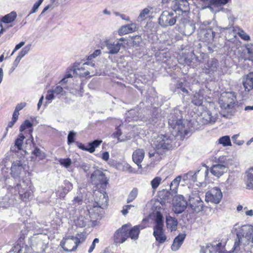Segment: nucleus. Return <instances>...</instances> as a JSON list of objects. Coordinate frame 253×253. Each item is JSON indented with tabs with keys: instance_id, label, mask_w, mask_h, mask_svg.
<instances>
[{
	"instance_id": "f257e3e1",
	"label": "nucleus",
	"mask_w": 253,
	"mask_h": 253,
	"mask_svg": "<svg viewBox=\"0 0 253 253\" xmlns=\"http://www.w3.org/2000/svg\"><path fill=\"white\" fill-rule=\"evenodd\" d=\"M168 123L173 136L182 137L188 134L189 127L186 126V122L182 120L181 111L174 109L168 117Z\"/></svg>"
},
{
	"instance_id": "f03ea898",
	"label": "nucleus",
	"mask_w": 253,
	"mask_h": 253,
	"mask_svg": "<svg viewBox=\"0 0 253 253\" xmlns=\"http://www.w3.org/2000/svg\"><path fill=\"white\" fill-rule=\"evenodd\" d=\"M237 103L236 96L234 92L222 93L218 100L222 116L226 117L232 116L235 112V107L237 105Z\"/></svg>"
},
{
	"instance_id": "7ed1b4c3",
	"label": "nucleus",
	"mask_w": 253,
	"mask_h": 253,
	"mask_svg": "<svg viewBox=\"0 0 253 253\" xmlns=\"http://www.w3.org/2000/svg\"><path fill=\"white\" fill-rule=\"evenodd\" d=\"M232 232L236 234L237 238V240L235 241L233 248L232 252L239 253L241 250L240 246L243 242V239L244 238H251L252 232H253V226L249 224L240 226L238 224H236L234 225Z\"/></svg>"
},
{
	"instance_id": "20e7f679",
	"label": "nucleus",
	"mask_w": 253,
	"mask_h": 253,
	"mask_svg": "<svg viewBox=\"0 0 253 253\" xmlns=\"http://www.w3.org/2000/svg\"><path fill=\"white\" fill-rule=\"evenodd\" d=\"M12 189L17 191L19 195V198L22 201L27 202L32 198L34 187L29 179H26L20 181Z\"/></svg>"
},
{
	"instance_id": "39448f33",
	"label": "nucleus",
	"mask_w": 253,
	"mask_h": 253,
	"mask_svg": "<svg viewBox=\"0 0 253 253\" xmlns=\"http://www.w3.org/2000/svg\"><path fill=\"white\" fill-rule=\"evenodd\" d=\"M217 164L213 165L211 168V173L217 177H219L226 172L229 166L233 165L232 159L225 156H221L215 158Z\"/></svg>"
},
{
	"instance_id": "423d86ee",
	"label": "nucleus",
	"mask_w": 253,
	"mask_h": 253,
	"mask_svg": "<svg viewBox=\"0 0 253 253\" xmlns=\"http://www.w3.org/2000/svg\"><path fill=\"white\" fill-rule=\"evenodd\" d=\"M173 137V136L171 137L167 134L158 135L153 138L151 145L160 153L167 152L172 147Z\"/></svg>"
},
{
	"instance_id": "0eeeda50",
	"label": "nucleus",
	"mask_w": 253,
	"mask_h": 253,
	"mask_svg": "<svg viewBox=\"0 0 253 253\" xmlns=\"http://www.w3.org/2000/svg\"><path fill=\"white\" fill-rule=\"evenodd\" d=\"M163 227V216L160 212H157L155 220V225L153 227V234L156 240L159 244L164 243L167 240V236L165 234Z\"/></svg>"
},
{
	"instance_id": "6e6552de",
	"label": "nucleus",
	"mask_w": 253,
	"mask_h": 253,
	"mask_svg": "<svg viewBox=\"0 0 253 253\" xmlns=\"http://www.w3.org/2000/svg\"><path fill=\"white\" fill-rule=\"evenodd\" d=\"M200 24V30L198 33L199 40L208 44L212 43L214 39V33L211 29H207V26L210 24L209 21H205Z\"/></svg>"
},
{
	"instance_id": "1a4fd4ad",
	"label": "nucleus",
	"mask_w": 253,
	"mask_h": 253,
	"mask_svg": "<svg viewBox=\"0 0 253 253\" xmlns=\"http://www.w3.org/2000/svg\"><path fill=\"white\" fill-rule=\"evenodd\" d=\"M176 14L172 10L171 11H164L161 14L158 21L159 24L162 27L172 26L176 22Z\"/></svg>"
},
{
	"instance_id": "9d476101",
	"label": "nucleus",
	"mask_w": 253,
	"mask_h": 253,
	"mask_svg": "<svg viewBox=\"0 0 253 253\" xmlns=\"http://www.w3.org/2000/svg\"><path fill=\"white\" fill-rule=\"evenodd\" d=\"M92 183L95 185L97 187L100 186L102 188H104L107 184V180L103 172L99 169L94 171L90 176Z\"/></svg>"
},
{
	"instance_id": "9b49d317",
	"label": "nucleus",
	"mask_w": 253,
	"mask_h": 253,
	"mask_svg": "<svg viewBox=\"0 0 253 253\" xmlns=\"http://www.w3.org/2000/svg\"><path fill=\"white\" fill-rule=\"evenodd\" d=\"M127 224L123 225L115 232L113 240L115 244H121L124 243L128 238Z\"/></svg>"
},
{
	"instance_id": "f8f14e48",
	"label": "nucleus",
	"mask_w": 253,
	"mask_h": 253,
	"mask_svg": "<svg viewBox=\"0 0 253 253\" xmlns=\"http://www.w3.org/2000/svg\"><path fill=\"white\" fill-rule=\"evenodd\" d=\"M80 243V239L74 236H70L62 240L60 246L66 252H71L75 251Z\"/></svg>"
},
{
	"instance_id": "ddd939ff",
	"label": "nucleus",
	"mask_w": 253,
	"mask_h": 253,
	"mask_svg": "<svg viewBox=\"0 0 253 253\" xmlns=\"http://www.w3.org/2000/svg\"><path fill=\"white\" fill-rule=\"evenodd\" d=\"M222 198V193L219 188L215 187L206 193V201L214 204L220 203Z\"/></svg>"
},
{
	"instance_id": "4468645a",
	"label": "nucleus",
	"mask_w": 253,
	"mask_h": 253,
	"mask_svg": "<svg viewBox=\"0 0 253 253\" xmlns=\"http://www.w3.org/2000/svg\"><path fill=\"white\" fill-rule=\"evenodd\" d=\"M209 174V170L207 168H206L204 169H200L197 171L196 172L189 171L186 174H184L182 176V179L184 181L190 180L193 182L197 181L198 178L200 177H205V179H206Z\"/></svg>"
},
{
	"instance_id": "2eb2a0df",
	"label": "nucleus",
	"mask_w": 253,
	"mask_h": 253,
	"mask_svg": "<svg viewBox=\"0 0 253 253\" xmlns=\"http://www.w3.org/2000/svg\"><path fill=\"white\" fill-rule=\"evenodd\" d=\"M103 46L106 47L107 51L106 53L109 54H117L121 46L123 45L122 43L119 42H113L109 39H106L103 42Z\"/></svg>"
},
{
	"instance_id": "dca6fc26",
	"label": "nucleus",
	"mask_w": 253,
	"mask_h": 253,
	"mask_svg": "<svg viewBox=\"0 0 253 253\" xmlns=\"http://www.w3.org/2000/svg\"><path fill=\"white\" fill-rule=\"evenodd\" d=\"M187 203L182 195L176 196L173 203V210L174 212L180 213L182 212L186 209Z\"/></svg>"
},
{
	"instance_id": "f3484780",
	"label": "nucleus",
	"mask_w": 253,
	"mask_h": 253,
	"mask_svg": "<svg viewBox=\"0 0 253 253\" xmlns=\"http://www.w3.org/2000/svg\"><path fill=\"white\" fill-rule=\"evenodd\" d=\"M189 206L196 212L201 211L203 208V202L198 195L190 196L189 199Z\"/></svg>"
},
{
	"instance_id": "a211bd4d",
	"label": "nucleus",
	"mask_w": 253,
	"mask_h": 253,
	"mask_svg": "<svg viewBox=\"0 0 253 253\" xmlns=\"http://www.w3.org/2000/svg\"><path fill=\"white\" fill-rule=\"evenodd\" d=\"M172 10L176 14V12L186 13L189 10V4L187 0H176L173 1Z\"/></svg>"
},
{
	"instance_id": "6ab92c4d",
	"label": "nucleus",
	"mask_w": 253,
	"mask_h": 253,
	"mask_svg": "<svg viewBox=\"0 0 253 253\" xmlns=\"http://www.w3.org/2000/svg\"><path fill=\"white\" fill-rule=\"evenodd\" d=\"M202 252L204 253H231L230 252H227L223 250V247L220 243L215 245L208 244L205 248H202Z\"/></svg>"
},
{
	"instance_id": "aec40b11",
	"label": "nucleus",
	"mask_w": 253,
	"mask_h": 253,
	"mask_svg": "<svg viewBox=\"0 0 253 253\" xmlns=\"http://www.w3.org/2000/svg\"><path fill=\"white\" fill-rule=\"evenodd\" d=\"M98 199H96V205L93 207L94 209L96 208H100L103 209L107 206L108 197L106 193H102L98 191L95 194Z\"/></svg>"
},
{
	"instance_id": "412c9836",
	"label": "nucleus",
	"mask_w": 253,
	"mask_h": 253,
	"mask_svg": "<svg viewBox=\"0 0 253 253\" xmlns=\"http://www.w3.org/2000/svg\"><path fill=\"white\" fill-rule=\"evenodd\" d=\"M218 67V60L215 58H211L205 65L203 69L207 74H211L217 71Z\"/></svg>"
},
{
	"instance_id": "4be33fe9",
	"label": "nucleus",
	"mask_w": 253,
	"mask_h": 253,
	"mask_svg": "<svg viewBox=\"0 0 253 253\" xmlns=\"http://www.w3.org/2000/svg\"><path fill=\"white\" fill-rule=\"evenodd\" d=\"M145 152L142 149H137L132 154V160L135 163L138 168H141V163L144 159Z\"/></svg>"
},
{
	"instance_id": "5701e85b",
	"label": "nucleus",
	"mask_w": 253,
	"mask_h": 253,
	"mask_svg": "<svg viewBox=\"0 0 253 253\" xmlns=\"http://www.w3.org/2000/svg\"><path fill=\"white\" fill-rule=\"evenodd\" d=\"M86 70L84 67H80V63L76 62L74 63L73 66L71 67V70L73 71L74 75L80 76H86L90 74V72L86 70L84 72H82V71H85Z\"/></svg>"
},
{
	"instance_id": "b1692460",
	"label": "nucleus",
	"mask_w": 253,
	"mask_h": 253,
	"mask_svg": "<svg viewBox=\"0 0 253 253\" xmlns=\"http://www.w3.org/2000/svg\"><path fill=\"white\" fill-rule=\"evenodd\" d=\"M243 84L245 90L249 92L253 89V72H251L243 78Z\"/></svg>"
},
{
	"instance_id": "393cba45",
	"label": "nucleus",
	"mask_w": 253,
	"mask_h": 253,
	"mask_svg": "<svg viewBox=\"0 0 253 253\" xmlns=\"http://www.w3.org/2000/svg\"><path fill=\"white\" fill-rule=\"evenodd\" d=\"M138 28L135 23L126 25L122 26L118 30V34L120 36L127 34L137 31Z\"/></svg>"
},
{
	"instance_id": "a878e982",
	"label": "nucleus",
	"mask_w": 253,
	"mask_h": 253,
	"mask_svg": "<svg viewBox=\"0 0 253 253\" xmlns=\"http://www.w3.org/2000/svg\"><path fill=\"white\" fill-rule=\"evenodd\" d=\"M32 247L33 250L37 253H45V249L47 247V244L44 243L41 239H37L33 242Z\"/></svg>"
},
{
	"instance_id": "bb28decb",
	"label": "nucleus",
	"mask_w": 253,
	"mask_h": 253,
	"mask_svg": "<svg viewBox=\"0 0 253 253\" xmlns=\"http://www.w3.org/2000/svg\"><path fill=\"white\" fill-rule=\"evenodd\" d=\"M127 224L128 225V237H130L132 240H136L138 238L140 229H143L142 226L140 225H136L130 228V224Z\"/></svg>"
},
{
	"instance_id": "cd10ccee",
	"label": "nucleus",
	"mask_w": 253,
	"mask_h": 253,
	"mask_svg": "<svg viewBox=\"0 0 253 253\" xmlns=\"http://www.w3.org/2000/svg\"><path fill=\"white\" fill-rule=\"evenodd\" d=\"M22 170L23 167L20 161L13 162L11 168V174L12 176L14 179L19 177Z\"/></svg>"
},
{
	"instance_id": "c85d7f7f",
	"label": "nucleus",
	"mask_w": 253,
	"mask_h": 253,
	"mask_svg": "<svg viewBox=\"0 0 253 253\" xmlns=\"http://www.w3.org/2000/svg\"><path fill=\"white\" fill-rule=\"evenodd\" d=\"M31 248L28 246L22 244H17L14 246L8 253L14 252L17 253H32Z\"/></svg>"
},
{
	"instance_id": "c756f323",
	"label": "nucleus",
	"mask_w": 253,
	"mask_h": 253,
	"mask_svg": "<svg viewBox=\"0 0 253 253\" xmlns=\"http://www.w3.org/2000/svg\"><path fill=\"white\" fill-rule=\"evenodd\" d=\"M185 237L186 234L185 233L179 234L177 236H176L174 238L171 245V250L173 251H177L183 244Z\"/></svg>"
},
{
	"instance_id": "7c9ffc66",
	"label": "nucleus",
	"mask_w": 253,
	"mask_h": 253,
	"mask_svg": "<svg viewBox=\"0 0 253 253\" xmlns=\"http://www.w3.org/2000/svg\"><path fill=\"white\" fill-rule=\"evenodd\" d=\"M245 182L247 189L253 190V168H250L246 171Z\"/></svg>"
},
{
	"instance_id": "2f4dec72",
	"label": "nucleus",
	"mask_w": 253,
	"mask_h": 253,
	"mask_svg": "<svg viewBox=\"0 0 253 253\" xmlns=\"http://www.w3.org/2000/svg\"><path fill=\"white\" fill-rule=\"evenodd\" d=\"M202 122L204 124L213 123L215 122L217 117L215 116H212L211 113L209 111H205L202 114Z\"/></svg>"
},
{
	"instance_id": "473e14b6",
	"label": "nucleus",
	"mask_w": 253,
	"mask_h": 253,
	"mask_svg": "<svg viewBox=\"0 0 253 253\" xmlns=\"http://www.w3.org/2000/svg\"><path fill=\"white\" fill-rule=\"evenodd\" d=\"M166 152L160 153L157 149L150 151L148 153L149 157L153 161H160Z\"/></svg>"
},
{
	"instance_id": "72a5a7b5",
	"label": "nucleus",
	"mask_w": 253,
	"mask_h": 253,
	"mask_svg": "<svg viewBox=\"0 0 253 253\" xmlns=\"http://www.w3.org/2000/svg\"><path fill=\"white\" fill-rule=\"evenodd\" d=\"M166 224L167 227L171 231L175 230L177 225V220L170 215H168L166 217Z\"/></svg>"
},
{
	"instance_id": "f704fd0d",
	"label": "nucleus",
	"mask_w": 253,
	"mask_h": 253,
	"mask_svg": "<svg viewBox=\"0 0 253 253\" xmlns=\"http://www.w3.org/2000/svg\"><path fill=\"white\" fill-rule=\"evenodd\" d=\"M203 91L199 90L198 92H196L194 95L192 102L196 106H200L203 103Z\"/></svg>"
},
{
	"instance_id": "c9c22d12",
	"label": "nucleus",
	"mask_w": 253,
	"mask_h": 253,
	"mask_svg": "<svg viewBox=\"0 0 253 253\" xmlns=\"http://www.w3.org/2000/svg\"><path fill=\"white\" fill-rule=\"evenodd\" d=\"M182 179L181 175L177 176L172 180L170 185V189L174 194L177 193V189L181 180Z\"/></svg>"
},
{
	"instance_id": "e433bc0d",
	"label": "nucleus",
	"mask_w": 253,
	"mask_h": 253,
	"mask_svg": "<svg viewBox=\"0 0 253 253\" xmlns=\"http://www.w3.org/2000/svg\"><path fill=\"white\" fill-rule=\"evenodd\" d=\"M16 17V12L15 11H12L4 16L1 19V21L4 23H10L13 22Z\"/></svg>"
},
{
	"instance_id": "4c0bfd02",
	"label": "nucleus",
	"mask_w": 253,
	"mask_h": 253,
	"mask_svg": "<svg viewBox=\"0 0 253 253\" xmlns=\"http://www.w3.org/2000/svg\"><path fill=\"white\" fill-rule=\"evenodd\" d=\"M83 203V198L82 196H78L75 197L72 201L70 205L71 207L77 210L80 208V206L82 205Z\"/></svg>"
},
{
	"instance_id": "58836bf2",
	"label": "nucleus",
	"mask_w": 253,
	"mask_h": 253,
	"mask_svg": "<svg viewBox=\"0 0 253 253\" xmlns=\"http://www.w3.org/2000/svg\"><path fill=\"white\" fill-rule=\"evenodd\" d=\"M235 185V176L233 175H229L227 179L224 183L225 188L227 190L231 189Z\"/></svg>"
},
{
	"instance_id": "ea45409f",
	"label": "nucleus",
	"mask_w": 253,
	"mask_h": 253,
	"mask_svg": "<svg viewBox=\"0 0 253 253\" xmlns=\"http://www.w3.org/2000/svg\"><path fill=\"white\" fill-rule=\"evenodd\" d=\"M218 143L221 144L224 147L231 146V140L228 135L220 137L218 140Z\"/></svg>"
},
{
	"instance_id": "a19ab883",
	"label": "nucleus",
	"mask_w": 253,
	"mask_h": 253,
	"mask_svg": "<svg viewBox=\"0 0 253 253\" xmlns=\"http://www.w3.org/2000/svg\"><path fill=\"white\" fill-rule=\"evenodd\" d=\"M102 141L100 140H95L94 141L88 143V152L90 153H93L95 151L96 148L98 147Z\"/></svg>"
},
{
	"instance_id": "79ce46f5",
	"label": "nucleus",
	"mask_w": 253,
	"mask_h": 253,
	"mask_svg": "<svg viewBox=\"0 0 253 253\" xmlns=\"http://www.w3.org/2000/svg\"><path fill=\"white\" fill-rule=\"evenodd\" d=\"M150 10L148 8H145L140 11L138 17V21H142L146 19L149 16Z\"/></svg>"
},
{
	"instance_id": "37998d69",
	"label": "nucleus",
	"mask_w": 253,
	"mask_h": 253,
	"mask_svg": "<svg viewBox=\"0 0 253 253\" xmlns=\"http://www.w3.org/2000/svg\"><path fill=\"white\" fill-rule=\"evenodd\" d=\"M32 154L38 157L40 160H43L46 157L45 153L37 147L33 151Z\"/></svg>"
},
{
	"instance_id": "c03bdc74",
	"label": "nucleus",
	"mask_w": 253,
	"mask_h": 253,
	"mask_svg": "<svg viewBox=\"0 0 253 253\" xmlns=\"http://www.w3.org/2000/svg\"><path fill=\"white\" fill-rule=\"evenodd\" d=\"M138 195V190L136 188H134L131 192L129 193L127 199V203H130L132 202L137 197Z\"/></svg>"
},
{
	"instance_id": "a18cd8bd",
	"label": "nucleus",
	"mask_w": 253,
	"mask_h": 253,
	"mask_svg": "<svg viewBox=\"0 0 253 253\" xmlns=\"http://www.w3.org/2000/svg\"><path fill=\"white\" fill-rule=\"evenodd\" d=\"M58 162L60 165L66 169L69 168L72 163L70 158H61L59 159Z\"/></svg>"
},
{
	"instance_id": "49530a36",
	"label": "nucleus",
	"mask_w": 253,
	"mask_h": 253,
	"mask_svg": "<svg viewBox=\"0 0 253 253\" xmlns=\"http://www.w3.org/2000/svg\"><path fill=\"white\" fill-rule=\"evenodd\" d=\"M25 136L22 133H20L18 137L16 139L15 142V145L17 147L18 150L22 149V146Z\"/></svg>"
},
{
	"instance_id": "de8ad7c7",
	"label": "nucleus",
	"mask_w": 253,
	"mask_h": 253,
	"mask_svg": "<svg viewBox=\"0 0 253 253\" xmlns=\"http://www.w3.org/2000/svg\"><path fill=\"white\" fill-rule=\"evenodd\" d=\"M162 178L159 176L155 177L151 181V185L153 190H156L162 182Z\"/></svg>"
},
{
	"instance_id": "09e8293b",
	"label": "nucleus",
	"mask_w": 253,
	"mask_h": 253,
	"mask_svg": "<svg viewBox=\"0 0 253 253\" xmlns=\"http://www.w3.org/2000/svg\"><path fill=\"white\" fill-rule=\"evenodd\" d=\"M195 27L193 24L190 23H186L185 25V34L187 35H190L194 32Z\"/></svg>"
},
{
	"instance_id": "8fccbe9b",
	"label": "nucleus",
	"mask_w": 253,
	"mask_h": 253,
	"mask_svg": "<svg viewBox=\"0 0 253 253\" xmlns=\"http://www.w3.org/2000/svg\"><path fill=\"white\" fill-rule=\"evenodd\" d=\"M67 194V193L65 191L63 187H59L56 192V197L61 199H63Z\"/></svg>"
},
{
	"instance_id": "3c124183",
	"label": "nucleus",
	"mask_w": 253,
	"mask_h": 253,
	"mask_svg": "<svg viewBox=\"0 0 253 253\" xmlns=\"http://www.w3.org/2000/svg\"><path fill=\"white\" fill-rule=\"evenodd\" d=\"M31 46V44H28V45H26L19 52L18 56L22 58L23 57H24L26 54H27L29 52V51L30 50Z\"/></svg>"
},
{
	"instance_id": "603ef678",
	"label": "nucleus",
	"mask_w": 253,
	"mask_h": 253,
	"mask_svg": "<svg viewBox=\"0 0 253 253\" xmlns=\"http://www.w3.org/2000/svg\"><path fill=\"white\" fill-rule=\"evenodd\" d=\"M33 124L30 122V121L27 120H25L24 123L21 125L20 127V131L21 132L24 131L26 128L31 127Z\"/></svg>"
},
{
	"instance_id": "864d4df0",
	"label": "nucleus",
	"mask_w": 253,
	"mask_h": 253,
	"mask_svg": "<svg viewBox=\"0 0 253 253\" xmlns=\"http://www.w3.org/2000/svg\"><path fill=\"white\" fill-rule=\"evenodd\" d=\"M43 0H39L37 2H36L33 5L32 8L31 9L29 15L35 13L38 9L40 5L42 3Z\"/></svg>"
},
{
	"instance_id": "5fc2aeb1",
	"label": "nucleus",
	"mask_w": 253,
	"mask_h": 253,
	"mask_svg": "<svg viewBox=\"0 0 253 253\" xmlns=\"http://www.w3.org/2000/svg\"><path fill=\"white\" fill-rule=\"evenodd\" d=\"M132 42L133 45L139 46L142 42V38L140 36H136L132 38Z\"/></svg>"
},
{
	"instance_id": "6e6d98bb",
	"label": "nucleus",
	"mask_w": 253,
	"mask_h": 253,
	"mask_svg": "<svg viewBox=\"0 0 253 253\" xmlns=\"http://www.w3.org/2000/svg\"><path fill=\"white\" fill-rule=\"evenodd\" d=\"M239 136V134H238L234 135L232 137V141L234 143H235L238 145L241 146V145H242L244 143V141L242 140H238V138Z\"/></svg>"
},
{
	"instance_id": "4d7b16f0",
	"label": "nucleus",
	"mask_w": 253,
	"mask_h": 253,
	"mask_svg": "<svg viewBox=\"0 0 253 253\" xmlns=\"http://www.w3.org/2000/svg\"><path fill=\"white\" fill-rule=\"evenodd\" d=\"M238 34L242 39L245 41H249L250 40V36L242 30L240 29Z\"/></svg>"
},
{
	"instance_id": "13d9d810",
	"label": "nucleus",
	"mask_w": 253,
	"mask_h": 253,
	"mask_svg": "<svg viewBox=\"0 0 253 253\" xmlns=\"http://www.w3.org/2000/svg\"><path fill=\"white\" fill-rule=\"evenodd\" d=\"M122 170L128 172H133V168L127 163H124L122 164Z\"/></svg>"
},
{
	"instance_id": "bf43d9fd",
	"label": "nucleus",
	"mask_w": 253,
	"mask_h": 253,
	"mask_svg": "<svg viewBox=\"0 0 253 253\" xmlns=\"http://www.w3.org/2000/svg\"><path fill=\"white\" fill-rule=\"evenodd\" d=\"M76 133L74 131H70L68 135V144H70L74 142V137Z\"/></svg>"
},
{
	"instance_id": "052dcab7",
	"label": "nucleus",
	"mask_w": 253,
	"mask_h": 253,
	"mask_svg": "<svg viewBox=\"0 0 253 253\" xmlns=\"http://www.w3.org/2000/svg\"><path fill=\"white\" fill-rule=\"evenodd\" d=\"M54 93L51 90H49L47 91V93L45 97V99L49 101L48 103H50V102L54 98Z\"/></svg>"
},
{
	"instance_id": "680f3d73",
	"label": "nucleus",
	"mask_w": 253,
	"mask_h": 253,
	"mask_svg": "<svg viewBox=\"0 0 253 253\" xmlns=\"http://www.w3.org/2000/svg\"><path fill=\"white\" fill-rule=\"evenodd\" d=\"M101 53V50L99 49L95 50L92 54L89 55L87 57L88 60H91L92 59L95 58Z\"/></svg>"
},
{
	"instance_id": "e2e57ef3",
	"label": "nucleus",
	"mask_w": 253,
	"mask_h": 253,
	"mask_svg": "<svg viewBox=\"0 0 253 253\" xmlns=\"http://www.w3.org/2000/svg\"><path fill=\"white\" fill-rule=\"evenodd\" d=\"M64 185L65 186L63 187V188L65 189V191L68 193L73 188L72 184L69 181H65Z\"/></svg>"
},
{
	"instance_id": "0e129e2a",
	"label": "nucleus",
	"mask_w": 253,
	"mask_h": 253,
	"mask_svg": "<svg viewBox=\"0 0 253 253\" xmlns=\"http://www.w3.org/2000/svg\"><path fill=\"white\" fill-rule=\"evenodd\" d=\"M133 207L134 206L131 205L124 206L123 208V210L121 211L122 214L124 215H126L128 212V211Z\"/></svg>"
},
{
	"instance_id": "69168bd1",
	"label": "nucleus",
	"mask_w": 253,
	"mask_h": 253,
	"mask_svg": "<svg viewBox=\"0 0 253 253\" xmlns=\"http://www.w3.org/2000/svg\"><path fill=\"white\" fill-rule=\"evenodd\" d=\"M72 73H73V71L71 70V68L68 69L67 73L65 76V78H64L61 81V83H66V79L71 78L72 77Z\"/></svg>"
},
{
	"instance_id": "338daca9",
	"label": "nucleus",
	"mask_w": 253,
	"mask_h": 253,
	"mask_svg": "<svg viewBox=\"0 0 253 253\" xmlns=\"http://www.w3.org/2000/svg\"><path fill=\"white\" fill-rule=\"evenodd\" d=\"M248 53L251 55H253V44L248 43L246 46Z\"/></svg>"
},
{
	"instance_id": "774afa93",
	"label": "nucleus",
	"mask_w": 253,
	"mask_h": 253,
	"mask_svg": "<svg viewBox=\"0 0 253 253\" xmlns=\"http://www.w3.org/2000/svg\"><path fill=\"white\" fill-rule=\"evenodd\" d=\"M54 94H59L63 91V88L60 85H57L51 90Z\"/></svg>"
}]
</instances>
